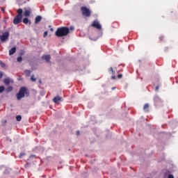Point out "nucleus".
Here are the masks:
<instances>
[{
    "instance_id": "obj_21",
    "label": "nucleus",
    "mask_w": 178,
    "mask_h": 178,
    "mask_svg": "<svg viewBox=\"0 0 178 178\" xmlns=\"http://www.w3.org/2000/svg\"><path fill=\"white\" fill-rule=\"evenodd\" d=\"M16 120L17 122H20V120H22V115H17Z\"/></svg>"
},
{
    "instance_id": "obj_15",
    "label": "nucleus",
    "mask_w": 178,
    "mask_h": 178,
    "mask_svg": "<svg viewBox=\"0 0 178 178\" xmlns=\"http://www.w3.org/2000/svg\"><path fill=\"white\" fill-rule=\"evenodd\" d=\"M148 108H149V104H145L143 106V110L148 112Z\"/></svg>"
},
{
    "instance_id": "obj_9",
    "label": "nucleus",
    "mask_w": 178,
    "mask_h": 178,
    "mask_svg": "<svg viewBox=\"0 0 178 178\" xmlns=\"http://www.w3.org/2000/svg\"><path fill=\"white\" fill-rule=\"evenodd\" d=\"M155 105H158V104H162V100L159 97H155L154 98Z\"/></svg>"
},
{
    "instance_id": "obj_23",
    "label": "nucleus",
    "mask_w": 178,
    "mask_h": 178,
    "mask_svg": "<svg viewBox=\"0 0 178 178\" xmlns=\"http://www.w3.org/2000/svg\"><path fill=\"white\" fill-rule=\"evenodd\" d=\"M17 62H19V63L22 62V61H23V58H22V56H19V57L17 58Z\"/></svg>"
},
{
    "instance_id": "obj_3",
    "label": "nucleus",
    "mask_w": 178,
    "mask_h": 178,
    "mask_svg": "<svg viewBox=\"0 0 178 178\" xmlns=\"http://www.w3.org/2000/svg\"><path fill=\"white\" fill-rule=\"evenodd\" d=\"M17 15L14 18L13 24H19L22 22V19H23V9L19 8L17 11Z\"/></svg>"
},
{
    "instance_id": "obj_16",
    "label": "nucleus",
    "mask_w": 178,
    "mask_h": 178,
    "mask_svg": "<svg viewBox=\"0 0 178 178\" xmlns=\"http://www.w3.org/2000/svg\"><path fill=\"white\" fill-rule=\"evenodd\" d=\"M23 23H24V24H27L29 23V24H31V22L29 20L28 18H24L23 19Z\"/></svg>"
},
{
    "instance_id": "obj_12",
    "label": "nucleus",
    "mask_w": 178,
    "mask_h": 178,
    "mask_svg": "<svg viewBox=\"0 0 178 178\" xmlns=\"http://www.w3.org/2000/svg\"><path fill=\"white\" fill-rule=\"evenodd\" d=\"M16 52V48L14 47L11 49L9 50V55H13Z\"/></svg>"
},
{
    "instance_id": "obj_32",
    "label": "nucleus",
    "mask_w": 178,
    "mask_h": 178,
    "mask_svg": "<svg viewBox=\"0 0 178 178\" xmlns=\"http://www.w3.org/2000/svg\"><path fill=\"white\" fill-rule=\"evenodd\" d=\"M158 90H159V86L156 87V91H158Z\"/></svg>"
},
{
    "instance_id": "obj_25",
    "label": "nucleus",
    "mask_w": 178,
    "mask_h": 178,
    "mask_svg": "<svg viewBox=\"0 0 178 178\" xmlns=\"http://www.w3.org/2000/svg\"><path fill=\"white\" fill-rule=\"evenodd\" d=\"M123 77V74H120L118 75V79H122Z\"/></svg>"
},
{
    "instance_id": "obj_8",
    "label": "nucleus",
    "mask_w": 178,
    "mask_h": 178,
    "mask_svg": "<svg viewBox=\"0 0 178 178\" xmlns=\"http://www.w3.org/2000/svg\"><path fill=\"white\" fill-rule=\"evenodd\" d=\"M62 99H63L62 97L56 96L54 98H53V102H54V104H58V102H60Z\"/></svg>"
},
{
    "instance_id": "obj_5",
    "label": "nucleus",
    "mask_w": 178,
    "mask_h": 178,
    "mask_svg": "<svg viewBox=\"0 0 178 178\" xmlns=\"http://www.w3.org/2000/svg\"><path fill=\"white\" fill-rule=\"evenodd\" d=\"M9 38V32L6 31L1 35H0V40L2 42H5Z\"/></svg>"
},
{
    "instance_id": "obj_7",
    "label": "nucleus",
    "mask_w": 178,
    "mask_h": 178,
    "mask_svg": "<svg viewBox=\"0 0 178 178\" xmlns=\"http://www.w3.org/2000/svg\"><path fill=\"white\" fill-rule=\"evenodd\" d=\"M24 16H25V17H29L31 13V9L25 8H24Z\"/></svg>"
},
{
    "instance_id": "obj_10",
    "label": "nucleus",
    "mask_w": 178,
    "mask_h": 178,
    "mask_svg": "<svg viewBox=\"0 0 178 178\" xmlns=\"http://www.w3.org/2000/svg\"><path fill=\"white\" fill-rule=\"evenodd\" d=\"M42 59H44L46 62H50L51 56L50 55L42 56Z\"/></svg>"
},
{
    "instance_id": "obj_29",
    "label": "nucleus",
    "mask_w": 178,
    "mask_h": 178,
    "mask_svg": "<svg viewBox=\"0 0 178 178\" xmlns=\"http://www.w3.org/2000/svg\"><path fill=\"white\" fill-rule=\"evenodd\" d=\"M76 136H80V131H76Z\"/></svg>"
},
{
    "instance_id": "obj_33",
    "label": "nucleus",
    "mask_w": 178,
    "mask_h": 178,
    "mask_svg": "<svg viewBox=\"0 0 178 178\" xmlns=\"http://www.w3.org/2000/svg\"><path fill=\"white\" fill-rule=\"evenodd\" d=\"M50 31H54V28L50 29Z\"/></svg>"
},
{
    "instance_id": "obj_1",
    "label": "nucleus",
    "mask_w": 178,
    "mask_h": 178,
    "mask_svg": "<svg viewBox=\"0 0 178 178\" xmlns=\"http://www.w3.org/2000/svg\"><path fill=\"white\" fill-rule=\"evenodd\" d=\"M70 33V30L67 26H61L58 28L55 32L56 37H65Z\"/></svg>"
},
{
    "instance_id": "obj_35",
    "label": "nucleus",
    "mask_w": 178,
    "mask_h": 178,
    "mask_svg": "<svg viewBox=\"0 0 178 178\" xmlns=\"http://www.w3.org/2000/svg\"><path fill=\"white\" fill-rule=\"evenodd\" d=\"M115 87H113V88H111V90H115Z\"/></svg>"
},
{
    "instance_id": "obj_19",
    "label": "nucleus",
    "mask_w": 178,
    "mask_h": 178,
    "mask_svg": "<svg viewBox=\"0 0 178 178\" xmlns=\"http://www.w3.org/2000/svg\"><path fill=\"white\" fill-rule=\"evenodd\" d=\"M24 155H26V153L24 152H22L18 156V158L21 159L23 158V156H24Z\"/></svg>"
},
{
    "instance_id": "obj_30",
    "label": "nucleus",
    "mask_w": 178,
    "mask_h": 178,
    "mask_svg": "<svg viewBox=\"0 0 178 178\" xmlns=\"http://www.w3.org/2000/svg\"><path fill=\"white\" fill-rule=\"evenodd\" d=\"M3 74L2 72H0V79H1V77H3Z\"/></svg>"
},
{
    "instance_id": "obj_36",
    "label": "nucleus",
    "mask_w": 178,
    "mask_h": 178,
    "mask_svg": "<svg viewBox=\"0 0 178 178\" xmlns=\"http://www.w3.org/2000/svg\"><path fill=\"white\" fill-rule=\"evenodd\" d=\"M70 29H71V30H73V29H74V28H73V27H71V28H70Z\"/></svg>"
},
{
    "instance_id": "obj_27",
    "label": "nucleus",
    "mask_w": 178,
    "mask_h": 178,
    "mask_svg": "<svg viewBox=\"0 0 178 178\" xmlns=\"http://www.w3.org/2000/svg\"><path fill=\"white\" fill-rule=\"evenodd\" d=\"M111 79H112V80L116 79V76H115V74L113 75V76H111Z\"/></svg>"
},
{
    "instance_id": "obj_2",
    "label": "nucleus",
    "mask_w": 178,
    "mask_h": 178,
    "mask_svg": "<svg viewBox=\"0 0 178 178\" xmlns=\"http://www.w3.org/2000/svg\"><path fill=\"white\" fill-rule=\"evenodd\" d=\"M30 95V92L29 91V89L26 87H22L20 88L19 92L17 93V99L18 101H20L22 98H24V97H29Z\"/></svg>"
},
{
    "instance_id": "obj_6",
    "label": "nucleus",
    "mask_w": 178,
    "mask_h": 178,
    "mask_svg": "<svg viewBox=\"0 0 178 178\" xmlns=\"http://www.w3.org/2000/svg\"><path fill=\"white\" fill-rule=\"evenodd\" d=\"M92 27H95V29H97V30H101L102 29V26H101V24L97 21H94L92 24Z\"/></svg>"
},
{
    "instance_id": "obj_17",
    "label": "nucleus",
    "mask_w": 178,
    "mask_h": 178,
    "mask_svg": "<svg viewBox=\"0 0 178 178\" xmlns=\"http://www.w3.org/2000/svg\"><path fill=\"white\" fill-rule=\"evenodd\" d=\"M13 87L12 86H8L6 90V92H10V91H13Z\"/></svg>"
},
{
    "instance_id": "obj_28",
    "label": "nucleus",
    "mask_w": 178,
    "mask_h": 178,
    "mask_svg": "<svg viewBox=\"0 0 178 178\" xmlns=\"http://www.w3.org/2000/svg\"><path fill=\"white\" fill-rule=\"evenodd\" d=\"M168 178H175V177H173V175H169Z\"/></svg>"
},
{
    "instance_id": "obj_13",
    "label": "nucleus",
    "mask_w": 178,
    "mask_h": 178,
    "mask_svg": "<svg viewBox=\"0 0 178 178\" xmlns=\"http://www.w3.org/2000/svg\"><path fill=\"white\" fill-rule=\"evenodd\" d=\"M3 83L6 86H9L10 84V79H9V78H6L3 80Z\"/></svg>"
},
{
    "instance_id": "obj_26",
    "label": "nucleus",
    "mask_w": 178,
    "mask_h": 178,
    "mask_svg": "<svg viewBox=\"0 0 178 178\" xmlns=\"http://www.w3.org/2000/svg\"><path fill=\"white\" fill-rule=\"evenodd\" d=\"M164 38H164L163 36H160V37H159L160 41H163Z\"/></svg>"
},
{
    "instance_id": "obj_24",
    "label": "nucleus",
    "mask_w": 178,
    "mask_h": 178,
    "mask_svg": "<svg viewBox=\"0 0 178 178\" xmlns=\"http://www.w3.org/2000/svg\"><path fill=\"white\" fill-rule=\"evenodd\" d=\"M47 35H48V31H46L44 32V34H43L44 38H45V37H47Z\"/></svg>"
},
{
    "instance_id": "obj_22",
    "label": "nucleus",
    "mask_w": 178,
    "mask_h": 178,
    "mask_svg": "<svg viewBox=\"0 0 178 178\" xmlns=\"http://www.w3.org/2000/svg\"><path fill=\"white\" fill-rule=\"evenodd\" d=\"M3 91H5V86H0V93L3 92Z\"/></svg>"
},
{
    "instance_id": "obj_34",
    "label": "nucleus",
    "mask_w": 178,
    "mask_h": 178,
    "mask_svg": "<svg viewBox=\"0 0 178 178\" xmlns=\"http://www.w3.org/2000/svg\"><path fill=\"white\" fill-rule=\"evenodd\" d=\"M39 83L41 84V83H42V81L41 80H39Z\"/></svg>"
},
{
    "instance_id": "obj_11",
    "label": "nucleus",
    "mask_w": 178,
    "mask_h": 178,
    "mask_svg": "<svg viewBox=\"0 0 178 178\" xmlns=\"http://www.w3.org/2000/svg\"><path fill=\"white\" fill-rule=\"evenodd\" d=\"M41 20H42V17H41V15H38L35 19V24H38Z\"/></svg>"
},
{
    "instance_id": "obj_18",
    "label": "nucleus",
    "mask_w": 178,
    "mask_h": 178,
    "mask_svg": "<svg viewBox=\"0 0 178 178\" xmlns=\"http://www.w3.org/2000/svg\"><path fill=\"white\" fill-rule=\"evenodd\" d=\"M24 74L26 76H30V74H31V71L26 70L24 71Z\"/></svg>"
},
{
    "instance_id": "obj_14",
    "label": "nucleus",
    "mask_w": 178,
    "mask_h": 178,
    "mask_svg": "<svg viewBox=\"0 0 178 178\" xmlns=\"http://www.w3.org/2000/svg\"><path fill=\"white\" fill-rule=\"evenodd\" d=\"M108 73L112 74V76H115V71L113 70V67H111L108 68Z\"/></svg>"
},
{
    "instance_id": "obj_37",
    "label": "nucleus",
    "mask_w": 178,
    "mask_h": 178,
    "mask_svg": "<svg viewBox=\"0 0 178 178\" xmlns=\"http://www.w3.org/2000/svg\"><path fill=\"white\" fill-rule=\"evenodd\" d=\"M32 156H33V157H34V156H35V155H33Z\"/></svg>"
},
{
    "instance_id": "obj_31",
    "label": "nucleus",
    "mask_w": 178,
    "mask_h": 178,
    "mask_svg": "<svg viewBox=\"0 0 178 178\" xmlns=\"http://www.w3.org/2000/svg\"><path fill=\"white\" fill-rule=\"evenodd\" d=\"M1 11H2V12H5V8L1 7Z\"/></svg>"
},
{
    "instance_id": "obj_20",
    "label": "nucleus",
    "mask_w": 178,
    "mask_h": 178,
    "mask_svg": "<svg viewBox=\"0 0 178 178\" xmlns=\"http://www.w3.org/2000/svg\"><path fill=\"white\" fill-rule=\"evenodd\" d=\"M31 81H33V83H34L35 81H37V79H35V76L34 75H31Z\"/></svg>"
},
{
    "instance_id": "obj_4",
    "label": "nucleus",
    "mask_w": 178,
    "mask_h": 178,
    "mask_svg": "<svg viewBox=\"0 0 178 178\" xmlns=\"http://www.w3.org/2000/svg\"><path fill=\"white\" fill-rule=\"evenodd\" d=\"M81 13L83 16H86V17H90L91 16V10L88 9L86 6H83L81 8Z\"/></svg>"
}]
</instances>
